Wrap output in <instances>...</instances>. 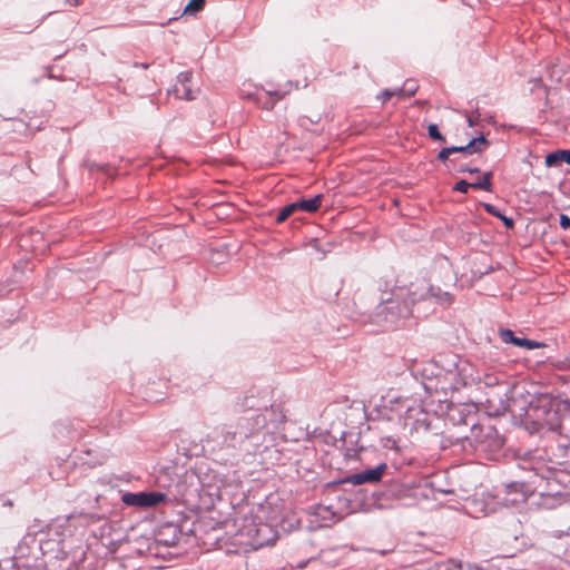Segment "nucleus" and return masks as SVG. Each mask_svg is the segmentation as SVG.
I'll return each instance as SVG.
<instances>
[{
	"label": "nucleus",
	"instance_id": "obj_35",
	"mask_svg": "<svg viewBox=\"0 0 570 570\" xmlns=\"http://www.w3.org/2000/svg\"><path fill=\"white\" fill-rule=\"evenodd\" d=\"M564 448L570 451V440H569V443L568 444H564Z\"/></svg>",
	"mask_w": 570,
	"mask_h": 570
},
{
	"label": "nucleus",
	"instance_id": "obj_23",
	"mask_svg": "<svg viewBox=\"0 0 570 570\" xmlns=\"http://www.w3.org/2000/svg\"><path fill=\"white\" fill-rule=\"evenodd\" d=\"M560 226L563 228V229H568L570 228V217L568 215H560Z\"/></svg>",
	"mask_w": 570,
	"mask_h": 570
},
{
	"label": "nucleus",
	"instance_id": "obj_26",
	"mask_svg": "<svg viewBox=\"0 0 570 570\" xmlns=\"http://www.w3.org/2000/svg\"><path fill=\"white\" fill-rule=\"evenodd\" d=\"M482 382H484L485 385H494L498 383V380L492 375H485L482 377Z\"/></svg>",
	"mask_w": 570,
	"mask_h": 570
},
{
	"label": "nucleus",
	"instance_id": "obj_11",
	"mask_svg": "<svg viewBox=\"0 0 570 570\" xmlns=\"http://www.w3.org/2000/svg\"><path fill=\"white\" fill-rule=\"evenodd\" d=\"M322 199H323V196L320 194V195L314 196L313 198L301 199V200H297L294 203L296 205L297 210H303L306 213H314L321 207Z\"/></svg>",
	"mask_w": 570,
	"mask_h": 570
},
{
	"label": "nucleus",
	"instance_id": "obj_24",
	"mask_svg": "<svg viewBox=\"0 0 570 570\" xmlns=\"http://www.w3.org/2000/svg\"><path fill=\"white\" fill-rule=\"evenodd\" d=\"M484 208L485 210L493 215V216H499V214L501 213L495 206L491 205V204H484Z\"/></svg>",
	"mask_w": 570,
	"mask_h": 570
},
{
	"label": "nucleus",
	"instance_id": "obj_25",
	"mask_svg": "<svg viewBox=\"0 0 570 570\" xmlns=\"http://www.w3.org/2000/svg\"><path fill=\"white\" fill-rule=\"evenodd\" d=\"M466 121H468V125L469 127H474L479 124V115H469L466 116Z\"/></svg>",
	"mask_w": 570,
	"mask_h": 570
},
{
	"label": "nucleus",
	"instance_id": "obj_6",
	"mask_svg": "<svg viewBox=\"0 0 570 570\" xmlns=\"http://www.w3.org/2000/svg\"><path fill=\"white\" fill-rule=\"evenodd\" d=\"M193 72L184 71L177 76V81L173 88L168 91L169 95H174L175 98L181 100H194L198 94V89H194L191 86Z\"/></svg>",
	"mask_w": 570,
	"mask_h": 570
},
{
	"label": "nucleus",
	"instance_id": "obj_29",
	"mask_svg": "<svg viewBox=\"0 0 570 570\" xmlns=\"http://www.w3.org/2000/svg\"><path fill=\"white\" fill-rule=\"evenodd\" d=\"M502 222L504 223V225H505L508 228L513 227V219H512V218H510V217H507V216H505V217L502 219Z\"/></svg>",
	"mask_w": 570,
	"mask_h": 570
},
{
	"label": "nucleus",
	"instance_id": "obj_32",
	"mask_svg": "<svg viewBox=\"0 0 570 570\" xmlns=\"http://www.w3.org/2000/svg\"><path fill=\"white\" fill-rule=\"evenodd\" d=\"M566 410L570 413V400L564 403Z\"/></svg>",
	"mask_w": 570,
	"mask_h": 570
},
{
	"label": "nucleus",
	"instance_id": "obj_1",
	"mask_svg": "<svg viewBox=\"0 0 570 570\" xmlns=\"http://www.w3.org/2000/svg\"><path fill=\"white\" fill-rule=\"evenodd\" d=\"M429 296L448 305L453 302L449 292L422 284L421 286L416 285L414 291L403 288L393 291L391 296L383 299L376 307V315L384 321L386 327L395 326L401 320L407 318L412 314V305L415 302Z\"/></svg>",
	"mask_w": 570,
	"mask_h": 570
},
{
	"label": "nucleus",
	"instance_id": "obj_19",
	"mask_svg": "<svg viewBox=\"0 0 570 570\" xmlns=\"http://www.w3.org/2000/svg\"><path fill=\"white\" fill-rule=\"evenodd\" d=\"M453 150L454 149H451V147L441 149L438 154V159L443 163H445V161L454 163V159L450 158V156L453 154Z\"/></svg>",
	"mask_w": 570,
	"mask_h": 570
},
{
	"label": "nucleus",
	"instance_id": "obj_31",
	"mask_svg": "<svg viewBox=\"0 0 570 570\" xmlns=\"http://www.w3.org/2000/svg\"><path fill=\"white\" fill-rule=\"evenodd\" d=\"M134 67L136 68H142V69H147L149 67L148 63H139V62H135L134 63Z\"/></svg>",
	"mask_w": 570,
	"mask_h": 570
},
{
	"label": "nucleus",
	"instance_id": "obj_18",
	"mask_svg": "<svg viewBox=\"0 0 570 570\" xmlns=\"http://www.w3.org/2000/svg\"><path fill=\"white\" fill-rule=\"evenodd\" d=\"M428 131H429V136L432 139L439 140V141H444L445 140L444 136L440 132L439 127H438L436 124L429 125Z\"/></svg>",
	"mask_w": 570,
	"mask_h": 570
},
{
	"label": "nucleus",
	"instance_id": "obj_12",
	"mask_svg": "<svg viewBox=\"0 0 570 570\" xmlns=\"http://www.w3.org/2000/svg\"><path fill=\"white\" fill-rule=\"evenodd\" d=\"M287 92L288 91H282L279 89L266 90L265 95L267 96V98L266 101L262 102V107L267 110L272 109L276 101L283 99Z\"/></svg>",
	"mask_w": 570,
	"mask_h": 570
},
{
	"label": "nucleus",
	"instance_id": "obj_15",
	"mask_svg": "<svg viewBox=\"0 0 570 570\" xmlns=\"http://www.w3.org/2000/svg\"><path fill=\"white\" fill-rule=\"evenodd\" d=\"M297 210L295 203H291L284 206L277 214L276 223H284L293 213Z\"/></svg>",
	"mask_w": 570,
	"mask_h": 570
},
{
	"label": "nucleus",
	"instance_id": "obj_10",
	"mask_svg": "<svg viewBox=\"0 0 570 570\" xmlns=\"http://www.w3.org/2000/svg\"><path fill=\"white\" fill-rule=\"evenodd\" d=\"M489 146V141L485 139L484 136H479L473 138L468 145L465 146H453L451 149L453 150V154H460V155H472L475 153H482Z\"/></svg>",
	"mask_w": 570,
	"mask_h": 570
},
{
	"label": "nucleus",
	"instance_id": "obj_20",
	"mask_svg": "<svg viewBox=\"0 0 570 570\" xmlns=\"http://www.w3.org/2000/svg\"><path fill=\"white\" fill-rule=\"evenodd\" d=\"M470 188H472V184L462 179L454 185L453 190L466 194Z\"/></svg>",
	"mask_w": 570,
	"mask_h": 570
},
{
	"label": "nucleus",
	"instance_id": "obj_7",
	"mask_svg": "<svg viewBox=\"0 0 570 570\" xmlns=\"http://www.w3.org/2000/svg\"><path fill=\"white\" fill-rule=\"evenodd\" d=\"M387 465L385 463H381L375 468L367 469L355 473L348 478V481L354 485L364 484V483H375L382 479L383 473L386 471Z\"/></svg>",
	"mask_w": 570,
	"mask_h": 570
},
{
	"label": "nucleus",
	"instance_id": "obj_16",
	"mask_svg": "<svg viewBox=\"0 0 570 570\" xmlns=\"http://www.w3.org/2000/svg\"><path fill=\"white\" fill-rule=\"evenodd\" d=\"M206 0H190L185 7L184 12L187 14H195L204 9Z\"/></svg>",
	"mask_w": 570,
	"mask_h": 570
},
{
	"label": "nucleus",
	"instance_id": "obj_17",
	"mask_svg": "<svg viewBox=\"0 0 570 570\" xmlns=\"http://www.w3.org/2000/svg\"><path fill=\"white\" fill-rule=\"evenodd\" d=\"M561 161H562V158L560 157V150L548 154L546 156V160H544L546 166H548V167L557 166Z\"/></svg>",
	"mask_w": 570,
	"mask_h": 570
},
{
	"label": "nucleus",
	"instance_id": "obj_28",
	"mask_svg": "<svg viewBox=\"0 0 570 570\" xmlns=\"http://www.w3.org/2000/svg\"><path fill=\"white\" fill-rule=\"evenodd\" d=\"M459 171H461V173L468 171V173L474 174V173H479V168L478 167H473L472 168V167H468V166H461L459 168Z\"/></svg>",
	"mask_w": 570,
	"mask_h": 570
},
{
	"label": "nucleus",
	"instance_id": "obj_2",
	"mask_svg": "<svg viewBox=\"0 0 570 570\" xmlns=\"http://www.w3.org/2000/svg\"><path fill=\"white\" fill-rule=\"evenodd\" d=\"M286 416L279 405H272L264 409L263 412L252 415L239 417L236 424L244 441L263 435L262 445L265 449L276 445L278 438L283 439L281 433L285 423Z\"/></svg>",
	"mask_w": 570,
	"mask_h": 570
},
{
	"label": "nucleus",
	"instance_id": "obj_3",
	"mask_svg": "<svg viewBox=\"0 0 570 570\" xmlns=\"http://www.w3.org/2000/svg\"><path fill=\"white\" fill-rule=\"evenodd\" d=\"M435 384H426V389H434L446 393L449 390L456 391L463 386L479 384L482 382L481 374L474 365L466 360H459L453 370L440 371L435 374Z\"/></svg>",
	"mask_w": 570,
	"mask_h": 570
},
{
	"label": "nucleus",
	"instance_id": "obj_13",
	"mask_svg": "<svg viewBox=\"0 0 570 570\" xmlns=\"http://www.w3.org/2000/svg\"><path fill=\"white\" fill-rule=\"evenodd\" d=\"M419 86L413 80H406L403 87L397 88L399 98H409L415 95Z\"/></svg>",
	"mask_w": 570,
	"mask_h": 570
},
{
	"label": "nucleus",
	"instance_id": "obj_4",
	"mask_svg": "<svg viewBox=\"0 0 570 570\" xmlns=\"http://www.w3.org/2000/svg\"><path fill=\"white\" fill-rule=\"evenodd\" d=\"M384 495L390 499L399 500L403 505L410 507L419 502V488L392 482L386 487Z\"/></svg>",
	"mask_w": 570,
	"mask_h": 570
},
{
	"label": "nucleus",
	"instance_id": "obj_8",
	"mask_svg": "<svg viewBox=\"0 0 570 570\" xmlns=\"http://www.w3.org/2000/svg\"><path fill=\"white\" fill-rule=\"evenodd\" d=\"M239 433L240 431L237 424L223 426L218 435L220 439L219 444L224 448H236L243 445L245 441Z\"/></svg>",
	"mask_w": 570,
	"mask_h": 570
},
{
	"label": "nucleus",
	"instance_id": "obj_5",
	"mask_svg": "<svg viewBox=\"0 0 570 570\" xmlns=\"http://www.w3.org/2000/svg\"><path fill=\"white\" fill-rule=\"evenodd\" d=\"M166 500V494L161 492H126L121 497V501L126 505L139 507V508H151Z\"/></svg>",
	"mask_w": 570,
	"mask_h": 570
},
{
	"label": "nucleus",
	"instance_id": "obj_9",
	"mask_svg": "<svg viewBox=\"0 0 570 570\" xmlns=\"http://www.w3.org/2000/svg\"><path fill=\"white\" fill-rule=\"evenodd\" d=\"M500 336L504 343H511L519 347H524L527 350H534L541 347L543 344L537 341L528 340L525 337H517L511 330H501Z\"/></svg>",
	"mask_w": 570,
	"mask_h": 570
},
{
	"label": "nucleus",
	"instance_id": "obj_21",
	"mask_svg": "<svg viewBox=\"0 0 570 570\" xmlns=\"http://www.w3.org/2000/svg\"><path fill=\"white\" fill-rule=\"evenodd\" d=\"M394 96L399 97L397 89H385L381 92L380 99L382 100V102H386Z\"/></svg>",
	"mask_w": 570,
	"mask_h": 570
},
{
	"label": "nucleus",
	"instance_id": "obj_30",
	"mask_svg": "<svg viewBox=\"0 0 570 570\" xmlns=\"http://www.w3.org/2000/svg\"><path fill=\"white\" fill-rule=\"evenodd\" d=\"M65 2L72 7H77L80 4V0H66Z\"/></svg>",
	"mask_w": 570,
	"mask_h": 570
},
{
	"label": "nucleus",
	"instance_id": "obj_27",
	"mask_svg": "<svg viewBox=\"0 0 570 570\" xmlns=\"http://www.w3.org/2000/svg\"><path fill=\"white\" fill-rule=\"evenodd\" d=\"M560 157L562 158V161L570 165V150L564 149L560 150Z\"/></svg>",
	"mask_w": 570,
	"mask_h": 570
},
{
	"label": "nucleus",
	"instance_id": "obj_33",
	"mask_svg": "<svg viewBox=\"0 0 570 570\" xmlns=\"http://www.w3.org/2000/svg\"><path fill=\"white\" fill-rule=\"evenodd\" d=\"M12 501L11 500H7L6 502H3V505L4 507H12Z\"/></svg>",
	"mask_w": 570,
	"mask_h": 570
},
{
	"label": "nucleus",
	"instance_id": "obj_14",
	"mask_svg": "<svg viewBox=\"0 0 570 570\" xmlns=\"http://www.w3.org/2000/svg\"><path fill=\"white\" fill-rule=\"evenodd\" d=\"M492 171H487L483 174V176L472 184V188L474 189H483L485 191H492Z\"/></svg>",
	"mask_w": 570,
	"mask_h": 570
},
{
	"label": "nucleus",
	"instance_id": "obj_22",
	"mask_svg": "<svg viewBox=\"0 0 570 570\" xmlns=\"http://www.w3.org/2000/svg\"><path fill=\"white\" fill-rule=\"evenodd\" d=\"M313 560H315V557H313V556H312V557H309V558H308V559H306V560L298 561L296 564H294V566H292V567H293V568H295V569H301V570H302V569H305V568L307 567V564H308L311 561H313Z\"/></svg>",
	"mask_w": 570,
	"mask_h": 570
},
{
	"label": "nucleus",
	"instance_id": "obj_34",
	"mask_svg": "<svg viewBox=\"0 0 570 570\" xmlns=\"http://www.w3.org/2000/svg\"><path fill=\"white\" fill-rule=\"evenodd\" d=\"M497 217L502 220L505 216L502 213H500L499 216H497Z\"/></svg>",
	"mask_w": 570,
	"mask_h": 570
}]
</instances>
